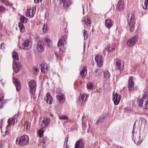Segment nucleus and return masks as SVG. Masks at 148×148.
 Instances as JSON below:
<instances>
[{"label":"nucleus","mask_w":148,"mask_h":148,"mask_svg":"<svg viewBox=\"0 0 148 148\" xmlns=\"http://www.w3.org/2000/svg\"><path fill=\"white\" fill-rule=\"evenodd\" d=\"M139 106L143 109H148V91L144 92L143 97L138 100Z\"/></svg>","instance_id":"1"},{"label":"nucleus","mask_w":148,"mask_h":148,"mask_svg":"<svg viewBox=\"0 0 148 148\" xmlns=\"http://www.w3.org/2000/svg\"><path fill=\"white\" fill-rule=\"evenodd\" d=\"M29 141V136L26 135L17 138L16 143L19 146H23L27 144Z\"/></svg>","instance_id":"2"},{"label":"nucleus","mask_w":148,"mask_h":148,"mask_svg":"<svg viewBox=\"0 0 148 148\" xmlns=\"http://www.w3.org/2000/svg\"><path fill=\"white\" fill-rule=\"evenodd\" d=\"M135 23L134 16L133 14H132L131 15L130 17L129 16L128 18L127 25L129 26L131 32H132L134 31Z\"/></svg>","instance_id":"3"},{"label":"nucleus","mask_w":148,"mask_h":148,"mask_svg":"<svg viewBox=\"0 0 148 148\" xmlns=\"http://www.w3.org/2000/svg\"><path fill=\"white\" fill-rule=\"evenodd\" d=\"M67 36L66 35L62 36L58 42V46L60 49V50L62 51L61 49L64 45L66 44L67 40Z\"/></svg>","instance_id":"4"},{"label":"nucleus","mask_w":148,"mask_h":148,"mask_svg":"<svg viewBox=\"0 0 148 148\" xmlns=\"http://www.w3.org/2000/svg\"><path fill=\"white\" fill-rule=\"evenodd\" d=\"M32 41L29 39H27L25 40L22 45L23 49L25 50H29L32 48Z\"/></svg>","instance_id":"5"},{"label":"nucleus","mask_w":148,"mask_h":148,"mask_svg":"<svg viewBox=\"0 0 148 148\" xmlns=\"http://www.w3.org/2000/svg\"><path fill=\"white\" fill-rule=\"evenodd\" d=\"M116 65L115 70L116 71H121L123 70L124 67V63L120 60L116 59L115 60Z\"/></svg>","instance_id":"6"},{"label":"nucleus","mask_w":148,"mask_h":148,"mask_svg":"<svg viewBox=\"0 0 148 148\" xmlns=\"http://www.w3.org/2000/svg\"><path fill=\"white\" fill-rule=\"evenodd\" d=\"M95 59L97 63V66L101 67L103 65V62L102 56L100 55H97L95 56Z\"/></svg>","instance_id":"7"},{"label":"nucleus","mask_w":148,"mask_h":148,"mask_svg":"<svg viewBox=\"0 0 148 148\" xmlns=\"http://www.w3.org/2000/svg\"><path fill=\"white\" fill-rule=\"evenodd\" d=\"M138 40V36H134L128 41L127 45L129 47L134 45Z\"/></svg>","instance_id":"8"},{"label":"nucleus","mask_w":148,"mask_h":148,"mask_svg":"<svg viewBox=\"0 0 148 148\" xmlns=\"http://www.w3.org/2000/svg\"><path fill=\"white\" fill-rule=\"evenodd\" d=\"M127 86L129 91H132L134 90V83L132 77H130L128 80Z\"/></svg>","instance_id":"9"},{"label":"nucleus","mask_w":148,"mask_h":148,"mask_svg":"<svg viewBox=\"0 0 148 148\" xmlns=\"http://www.w3.org/2000/svg\"><path fill=\"white\" fill-rule=\"evenodd\" d=\"M56 99L60 103H64L65 100V97L62 93L60 92L56 96Z\"/></svg>","instance_id":"10"},{"label":"nucleus","mask_w":148,"mask_h":148,"mask_svg":"<svg viewBox=\"0 0 148 148\" xmlns=\"http://www.w3.org/2000/svg\"><path fill=\"white\" fill-rule=\"evenodd\" d=\"M113 98L112 100L115 105H117L119 103L121 99V96L116 93L114 94V92L113 94Z\"/></svg>","instance_id":"11"},{"label":"nucleus","mask_w":148,"mask_h":148,"mask_svg":"<svg viewBox=\"0 0 148 148\" xmlns=\"http://www.w3.org/2000/svg\"><path fill=\"white\" fill-rule=\"evenodd\" d=\"M37 48L39 52L42 53L44 51L45 49L44 43L41 41H38L37 44Z\"/></svg>","instance_id":"12"},{"label":"nucleus","mask_w":148,"mask_h":148,"mask_svg":"<svg viewBox=\"0 0 148 148\" xmlns=\"http://www.w3.org/2000/svg\"><path fill=\"white\" fill-rule=\"evenodd\" d=\"M36 10V7H33L32 9H28L27 10L26 12V16L27 17H33L35 14V11H34V10Z\"/></svg>","instance_id":"13"},{"label":"nucleus","mask_w":148,"mask_h":148,"mask_svg":"<svg viewBox=\"0 0 148 148\" xmlns=\"http://www.w3.org/2000/svg\"><path fill=\"white\" fill-rule=\"evenodd\" d=\"M29 84L30 88V91H36L37 86L34 80H31L29 82Z\"/></svg>","instance_id":"14"},{"label":"nucleus","mask_w":148,"mask_h":148,"mask_svg":"<svg viewBox=\"0 0 148 148\" xmlns=\"http://www.w3.org/2000/svg\"><path fill=\"white\" fill-rule=\"evenodd\" d=\"M21 65L18 62H13V67L14 71L16 73H18L20 69Z\"/></svg>","instance_id":"15"},{"label":"nucleus","mask_w":148,"mask_h":148,"mask_svg":"<svg viewBox=\"0 0 148 148\" xmlns=\"http://www.w3.org/2000/svg\"><path fill=\"white\" fill-rule=\"evenodd\" d=\"M13 82L15 86L16 90L18 91H20L21 89V85L18 80L16 78H13Z\"/></svg>","instance_id":"16"},{"label":"nucleus","mask_w":148,"mask_h":148,"mask_svg":"<svg viewBox=\"0 0 148 148\" xmlns=\"http://www.w3.org/2000/svg\"><path fill=\"white\" fill-rule=\"evenodd\" d=\"M50 122V119L47 117L44 118L43 120L42 121L41 124V127L42 128H46Z\"/></svg>","instance_id":"17"},{"label":"nucleus","mask_w":148,"mask_h":148,"mask_svg":"<svg viewBox=\"0 0 148 148\" xmlns=\"http://www.w3.org/2000/svg\"><path fill=\"white\" fill-rule=\"evenodd\" d=\"M4 95L3 93L0 94V109L3 108V106L6 102V100L4 99Z\"/></svg>","instance_id":"18"},{"label":"nucleus","mask_w":148,"mask_h":148,"mask_svg":"<svg viewBox=\"0 0 148 148\" xmlns=\"http://www.w3.org/2000/svg\"><path fill=\"white\" fill-rule=\"evenodd\" d=\"M84 144L82 140H80L77 141L76 143L75 146V148H84Z\"/></svg>","instance_id":"19"},{"label":"nucleus","mask_w":148,"mask_h":148,"mask_svg":"<svg viewBox=\"0 0 148 148\" xmlns=\"http://www.w3.org/2000/svg\"><path fill=\"white\" fill-rule=\"evenodd\" d=\"M87 97V95L85 93L80 95L79 97V100L80 101H81V103L82 104H84V102L86 101Z\"/></svg>","instance_id":"20"},{"label":"nucleus","mask_w":148,"mask_h":148,"mask_svg":"<svg viewBox=\"0 0 148 148\" xmlns=\"http://www.w3.org/2000/svg\"><path fill=\"white\" fill-rule=\"evenodd\" d=\"M45 99L46 100L47 102L48 103L51 104L52 103L53 98L49 93H47L46 96L45 98Z\"/></svg>","instance_id":"21"},{"label":"nucleus","mask_w":148,"mask_h":148,"mask_svg":"<svg viewBox=\"0 0 148 148\" xmlns=\"http://www.w3.org/2000/svg\"><path fill=\"white\" fill-rule=\"evenodd\" d=\"M124 2L122 0H120L118 1L117 7L116 9L118 10L121 11L123 10L124 8Z\"/></svg>","instance_id":"22"},{"label":"nucleus","mask_w":148,"mask_h":148,"mask_svg":"<svg viewBox=\"0 0 148 148\" xmlns=\"http://www.w3.org/2000/svg\"><path fill=\"white\" fill-rule=\"evenodd\" d=\"M63 5V7L66 8H68L69 5L71 4L70 0H61Z\"/></svg>","instance_id":"23"},{"label":"nucleus","mask_w":148,"mask_h":148,"mask_svg":"<svg viewBox=\"0 0 148 148\" xmlns=\"http://www.w3.org/2000/svg\"><path fill=\"white\" fill-rule=\"evenodd\" d=\"M113 23V21L111 19H107L105 21V25L108 29L112 26Z\"/></svg>","instance_id":"24"},{"label":"nucleus","mask_w":148,"mask_h":148,"mask_svg":"<svg viewBox=\"0 0 148 148\" xmlns=\"http://www.w3.org/2000/svg\"><path fill=\"white\" fill-rule=\"evenodd\" d=\"M16 121V116H14L12 117V119L10 118L8 120V125H11L12 122L13 125H14Z\"/></svg>","instance_id":"25"},{"label":"nucleus","mask_w":148,"mask_h":148,"mask_svg":"<svg viewBox=\"0 0 148 148\" xmlns=\"http://www.w3.org/2000/svg\"><path fill=\"white\" fill-rule=\"evenodd\" d=\"M87 73V67L86 66H83L82 70L80 72V75L83 77L86 75Z\"/></svg>","instance_id":"26"},{"label":"nucleus","mask_w":148,"mask_h":148,"mask_svg":"<svg viewBox=\"0 0 148 148\" xmlns=\"http://www.w3.org/2000/svg\"><path fill=\"white\" fill-rule=\"evenodd\" d=\"M41 71L42 72L45 73L47 72V66L44 63H42L40 65Z\"/></svg>","instance_id":"27"},{"label":"nucleus","mask_w":148,"mask_h":148,"mask_svg":"<svg viewBox=\"0 0 148 148\" xmlns=\"http://www.w3.org/2000/svg\"><path fill=\"white\" fill-rule=\"evenodd\" d=\"M103 76L106 80L109 79L110 77V74L108 70H106L103 72Z\"/></svg>","instance_id":"28"},{"label":"nucleus","mask_w":148,"mask_h":148,"mask_svg":"<svg viewBox=\"0 0 148 148\" xmlns=\"http://www.w3.org/2000/svg\"><path fill=\"white\" fill-rule=\"evenodd\" d=\"M12 56L13 58V62H18L19 60L18 55L17 53L15 51H13L12 53Z\"/></svg>","instance_id":"29"},{"label":"nucleus","mask_w":148,"mask_h":148,"mask_svg":"<svg viewBox=\"0 0 148 148\" xmlns=\"http://www.w3.org/2000/svg\"><path fill=\"white\" fill-rule=\"evenodd\" d=\"M85 23L86 25H84V27L85 28L88 29L90 27L91 25L90 20L88 18H87L85 19Z\"/></svg>","instance_id":"30"},{"label":"nucleus","mask_w":148,"mask_h":148,"mask_svg":"<svg viewBox=\"0 0 148 148\" xmlns=\"http://www.w3.org/2000/svg\"><path fill=\"white\" fill-rule=\"evenodd\" d=\"M108 49V52H110L113 51L115 49V46L114 45H112L110 46L108 45L106 47Z\"/></svg>","instance_id":"31"},{"label":"nucleus","mask_w":148,"mask_h":148,"mask_svg":"<svg viewBox=\"0 0 148 148\" xmlns=\"http://www.w3.org/2000/svg\"><path fill=\"white\" fill-rule=\"evenodd\" d=\"M18 26L21 33H23L25 31V28L24 26L22 23L21 22L19 23Z\"/></svg>","instance_id":"32"},{"label":"nucleus","mask_w":148,"mask_h":148,"mask_svg":"<svg viewBox=\"0 0 148 148\" xmlns=\"http://www.w3.org/2000/svg\"><path fill=\"white\" fill-rule=\"evenodd\" d=\"M30 123L28 121L25 122L24 125L25 129H26V131L29 129L30 127Z\"/></svg>","instance_id":"33"},{"label":"nucleus","mask_w":148,"mask_h":148,"mask_svg":"<svg viewBox=\"0 0 148 148\" xmlns=\"http://www.w3.org/2000/svg\"><path fill=\"white\" fill-rule=\"evenodd\" d=\"M43 129L42 128L40 129L38 132V136L40 138L42 137L44 131Z\"/></svg>","instance_id":"34"},{"label":"nucleus","mask_w":148,"mask_h":148,"mask_svg":"<svg viewBox=\"0 0 148 148\" xmlns=\"http://www.w3.org/2000/svg\"><path fill=\"white\" fill-rule=\"evenodd\" d=\"M143 7L144 9H148V0H145L144 5H143Z\"/></svg>","instance_id":"35"},{"label":"nucleus","mask_w":148,"mask_h":148,"mask_svg":"<svg viewBox=\"0 0 148 148\" xmlns=\"http://www.w3.org/2000/svg\"><path fill=\"white\" fill-rule=\"evenodd\" d=\"M42 30L44 33H46L48 31V27L47 25L44 24L42 27Z\"/></svg>","instance_id":"36"},{"label":"nucleus","mask_w":148,"mask_h":148,"mask_svg":"<svg viewBox=\"0 0 148 148\" xmlns=\"http://www.w3.org/2000/svg\"><path fill=\"white\" fill-rule=\"evenodd\" d=\"M21 21L23 23H26L27 22V18L25 16H21L20 18Z\"/></svg>","instance_id":"37"},{"label":"nucleus","mask_w":148,"mask_h":148,"mask_svg":"<svg viewBox=\"0 0 148 148\" xmlns=\"http://www.w3.org/2000/svg\"><path fill=\"white\" fill-rule=\"evenodd\" d=\"M56 57L57 60H61L62 58V54L60 53H55Z\"/></svg>","instance_id":"38"},{"label":"nucleus","mask_w":148,"mask_h":148,"mask_svg":"<svg viewBox=\"0 0 148 148\" xmlns=\"http://www.w3.org/2000/svg\"><path fill=\"white\" fill-rule=\"evenodd\" d=\"M35 91H30L31 94V97L34 100H35L36 98V97L35 95Z\"/></svg>","instance_id":"39"},{"label":"nucleus","mask_w":148,"mask_h":148,"mask_svg":"<svg viewBox=\"0 0 148 148\" xmlns=\"http://www.w3.org/2000/svg\"><path fill=\"white\" fill-rule=\"evenodd\" d=\"M59 118L60 119L62 120H67L68 119V117L65 115L60 116Z\"/></svg>","instance_id":"40"},{"label":"nucleus","mask_w":148,"mask_h":148,"mask_svg":"<svg viewBox=\"0 0 148 148\" xmlns=\"http://www.w3.org/2000/svg\"><path fill=\"white\" fill-rule=\"evenodd\" d=\"M87 87L90 89H92L93 88V86L92 83H88L87 84Z\"/></svg>","instance_id":"41"},{"label":"nucleus","mask_w":148,"mask_h":148,"mask_svg":"<svg viewBox=\"0 0 148 148\" xmlns=\"http://www.w3.org/2000/svg\"><path fill=\"white\" fill-rule=\"evenodd\" d=\"M6 10V8L3 5H0V13L3 12Z\"/></svg>","instance_id":"42"},{"label":"nucleus","mask_w":148,"mask_h":148,"mask_svg":"<svg viewBox=\"0 0 148 148\" xmlns=\"http://www.w3.org/2000/svg\"><path fill=\"white\" fill-rule=\"evenodd\" d=\"M45 41L47 43L48 45L50 46L51 44V42L50 41L49 38L47 37H45Z\"/></svg>","instance_id":"43"},{"label":"nucleus","mask_w":148,"mask_h":148,"mask_svg":"<svg viewBox=\"0 0 148 148\" xmlns=\"http://www.w3.org/2000/svg\"><path fill=\"white\" fill-rule=\"evenodd\" d=\"M139 121L140 122H141L142 124L143 123L144 124H145L146 123V119L143 118H140Z\"/></svg>","instance_id":"44"},{"label":"nucleus","mask_w":148,"mask_h":148,"mask_svg":"<svg viewBox=\"0 0 148 148\" xmlns=\"http://www.w3.org/2000/svg\"><path fill=\"white\" fill-rule=\"evenodd\" d=\"M6 46V44L4 42H2L1 43V48L3 50H4Z\"/></svg>","instance_id":"45"},{"label":"nucleus","mask_w":148,"mask_h":148,"mask_svg":"<svg viewBox=\"0 0 148 148\" xmlns=\"http://www.w3.org/2000/svg\"><path fill=\"white\" fill-rule=\"evenodd\" d=\"M88 33L86 30H84V39H87L88 38Z\"/></svg>","instance_id":"46"},{"label":"nucleus","mask_w":148,"mask_h":148,"mask_svg":"<svg viewBox=\"0 0 148 148\" xmlns=\"http://www.w3.org/2000/svg\"><path fill=\"white\" fill-rule=\"evenodd\" d=\"M108 53V49L107 48H106V49L103 50V54L104 55H105L107 53Z\"/></svg>","instance_id":"47"},{"label":"nucleus","mask_w":148,"mask_h":148,"mask_svg":"<svg viewBox=\"0 0 148 148\" xmlns=\"http://www.w3.org/2000/svg\"><path fill=\"white\" fill-rule=\"evenodd\" d=\"M47 141V140L45 138L42 139L41 142L43 144H45Z\"/></svg>","instance_id":"48"},{"label":"nucleus","mask_w":148,"mask_h":148,"mask_svg":"<svg viewBox=\"0 0 148 148\" xmlns=\"http://www.w3.org/2000/svg\"><path fill=\"white\" fill-rule=\"evenodd\" d=\"M33 70H34V71L36 72H38L39 71L38 69L36 67H34L33 68Z\"/></svg>","instance_id":"49"},{"label":"nucleus","mask_w":148,"mask_h":148,"mask_svg":"<svg viewBox=\"0 0 148 148\" xmlns=\"http://www.w3.org/2000/svg\"><path fill=\"white\" fill-rule=\"evenodd\" d=\"M42 1V0H34V2L35 3H38L41 2Z\"/></svg>","instance_id":"50"},{"label":"nucleus","mask_w":148,"mask_h":148,"mask_svg":"<svg viewBox=\"0 0 148 148\" xmlns=\"http://www.w3.org/2000/svg\"><path fill=\"white\" fill-rule=\"evenodd\" d=\"M134 142L135 143H137V145H140L141 143V142H139V141H138L137 140H136L134 141Z\"/></svg>","instance_id":"51"},{"label":"nucleus","mask_w":148,"mask_h":148,"mask_svg":"<svg viewBox=\"0 0 148 148\" xmlns=\"http://www.w3.org/2000/svg\"><path fill=\"white\" fill-rule=\"evenodd\" d=\"M3 25L1 23H0V30H1L2 27H3Z\"/></svg>","instance_id":"52"},{"label":"nucleus","mask_w":148,"mask_h":148,"mask_svg":"<svg viewBox=\"0 0 148 148\" xmlns=\"http://www.w3.org/2000/svg\"><path fill=\"white\" fill-rule=\"evenodd\" d=\"M1 2L3 3H7V0H1Z\"/></svg>","instance_id":"53"},{"label":"nucleus","mask_w":148,"mask_h":148,"mask_svg":"<svg viewBox=\"0 0 148 148\" xmlns=\"http://www.w3.org/2000/svg\"><path fill=\"white\" fill-rule=\"evenodd\" d=\"M82 127H83L84 129L85 128V123H82Z\"/></svg>","instance_id":"54"},{"label":"nucleus","mask_w":148,"mask_h":148,"mask_svg":"<svg viewBox=\"0 0 148 148\" xmlns=\"http://www.w3.org/2000/svg\"><path fill=\"white\" fill-rule=\"evenodd\" d=\"M5 135H6L7 134H8L9 133L7 131V130L5 131Z\"/></svg>","instance_id":"55"},{"label":"nucleus","mask_w":148,"mask_h":148,"mask_svg":"<svg viewBox=\"0 0 148 148\" xmlns=\"http://www.w3.org/2000/svg\"><path fill=\"white\" fill-rule=\"evenodd\" d=\"M2 126L1 125H0V128H1V132H2Z\"/></svg>","instance_id":"56"},{"label":"nucleus","mask_w":148,"mask_h":148,"mask_svg":"<svg viewBox=\"0 0 148 148\" xmlns=\"http://www.w3.org/2000/svg\"><path fill=\"white\" fill-rule=\"evenodd\" d=\"M2 144L0 143V148H1L2 147Z\"/></svg>","instance_id":"57"},{"label":"nucleus","mask_w":148,"mask_h":148,"mask_svg":"<svg viewBox=\"0 0 148 148\" xmlns=\"http://www.w3.org/2000/svg\"><path fill=\"white\" fill-rule=\"evenodd\" d=\"M100 121L99 120H98L97 121V123H100Z\"/></svg>","instance_id":"58"},{"label":"nucleus","mask_w":148,"mask_h":148,"mask_svg":"<svg viewBox=\"0 0 148 148\" xmlns=\"http://www.w3.org/2000/svg\"><path fill=\"white\" fill-rule=\"evenodd\" d=\"M68 137H67V140H66V143H67V142L68 141Z\"/></svg>","instance_id":"59"},{"label":"nucleus","mask_w":148,"mask_h":148,"mask_svg":"<svg viewBox=\"0 0 148 148\" xmlns=\"http://www.w3.org/2000/svg\"><path fill=\"white\" fill-rule=\"evenodd\" d=\"M84 13V8H83V13Z\"/></svg>","instance_id":"60"},{"label":"nucleus","mask_w":148,"mask_h":148,"mask_svg":"<svg viewBox=\"0 0 148 148\" xmlns=\"http://www.w3.org/2000/svg\"><path fill=\"white\" fill-rule=\"evenodd\" d=\"M1 82L2 83V79L1 80Z\"/></svg>","instance_id":"61"}]
</instances>
